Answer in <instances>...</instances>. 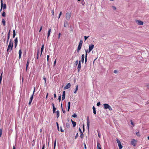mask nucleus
Masks as SVG:
<instances>
[{"label": "nucleus", "mask_w": 149, "mask_h": 149, "mask_svg": "<svg viewBox=\"0 0 149 149\" xmlns=\"http://www.w3.org/2000/svg\"><path fill=\"white\" fill-rule=\"evenodd\" d=\"M66 127L67 128H70V125L69 123H67L66 124Z\"/></svg>", "instance_id": "cd10ccee"}, {"label": "nucleus", "mask_w": 149, "mask_h": 149, "mask_svg": "<svg viewBox=\"0 0 149 149\" xmlns=\"http://www.w3.org/2000/svg\"><path fill=\"white\" fill-rule=\"evenodd\" d=\"M97 149H102L101 148V145L98 142H97Z\"/></svg>", "instance_id": "2eb2a0df"}, {"label": "nucleus", "mask_w": 149, "mask_h": 149, "mask_svg": "<svg viewBox=\"0 0 149 149\" xmlns=\"http://www.w3.org/2000/svg\"><path fill=\"white\" fill-rule=\"evenodd\" d=\"M65 91H64L63 92V94L62 98V99L63 101V100L65 99Z\"/></svg>", "instance_id": "9b49d317"}, {"label": "nucleus", "mask_w": 149, "mask_h": 149, "mask_svg": "<svg viewBox=\"0 0 149 149\" xmlns=\"http://www.w3.org/2000/svg\"><path fill=\"white\" fill-rule=\"evenodd\" d=\"M44 47V45L43 44L42 45V46L41 49V53H40V56H41L42 52L43 50Z\"/></svg>", "instance_id": "a211bd4d"}, {"label": "nucleus", "mask_w": 149, "mask_h": 149, "mask_svg": "<svg viewBox=\"0 0 149 149\" xmlns=\"http://www.w3.org/2000/svg\"><path fill=\"white\" fill-rule=\"evenodd\" d=\"M131 144L134 146H135L136 144V141L134 139H132L131 142Z\"/></svg>", "instance_id": "423d86ee"}, {"label": "nucleus", "mask_w": 149, "mask_h": 149, "mask_svg": "<svg viewBox=\"0 0 149 149\" xmlns=\"http://www.w3.org/2000/svg\"><path fill=\"white\" fill-rule=\"evenodd\" d=\"M29 60H28L27 61V63H26V70H27V68H28V66L29 65Z\"/></svg>", "instance_id": "393cba45"}, {"label": "nucleus", "mask_w": 149, "mask_h": 149, "mask_svg": "<svg viewBox=\"0 0 149 149\" xmlns=\"http://www.w3.org/2000/svg\"><path fill=\"white\" fill-rule=\"evenodd\" d=\"M112 8H113V9L114 10H116V8L115 6H112Z\"/></svg>", "instance_id": "a19ab883"}, {"label": "nucleus", "mask_w": 149, "mask_h": 149, "mask_svg": "<svg viewBox=\"0 0 149 149\" xmlns=\"http://www.w3.org/2000/svg\"><path fill=\"white\" fill-rule=\"evenodd\" d=\"M88 50H85V52H86L85 56H87V52H88Z\"/></svg>", "instance_id": "37998d69"}, {"label": "nucleus", "mask_w": 149, "mask_h": 149, "mask_svg": "<svg viewBox=\"0 0 149 149\" xmlns=\"http://www.w3.org/2000/svg\"><path fill=\"white\" fill-rule=\"evenodd\" d=\"M72 116L74 118H76L77 117V115L75 113H74L72 115Z\"/></svg>", "instance_id": "ea45409f"}, {"label": "nucleus", "mask_w": 149, "mask_h": 149, "mask_svg": "<svg viewBox=\"0 0 149 149\" xmlns=\"http://www.w3.org/2000/svg\"><path fill=\"white\" fill-rule=\"evenodd\" d=\"M42 26H41V27H40V29L39 30V32H40L41 31L42 29Z\"/></svg>", "instance_id": "bf43d9fd"}, {"label": "nucleus", "mask_w": 149, "mask_h": 149, "mask_svg": "<svg viewBox=\"0 0 149 149\" xmlns=\"http://www.w3.org/2000/svg\"><path fill=\"white\" fill-rule=\"evenodd\" d=\"M83 132H84V125H83Z\"/></svg>", "instance_id": "338daca9"}, {"label": "nucleus", "mask_w": 149, "mask_h": 149, "mask_svg": "<svg viewBox=\"0 0 149 149\" xmlns=\"http://www.w3.org/2000/svg\"><path fill=\"white\" fill-rule=\"evenodd\" d=\"M87 56H85V63H86V62L87 61Z\"/></svg>", "instance_id": "c03bdc74"}, {"label": "nucleus", "mask_w": 149, "mask_h": 149, "mask_svg": "<svg viewBox=\"0 0 149 149\" xmlns=\"http://www.w3.org/2000/svg\"><path fill=\"white\" fill-rule=\"evenodd\" d=\"M56 139H55L54 143V149H55V148L56 146Z\"/></svg>", "instance_id": "58836bf2"}, {"label": "nucleus", "mask_w": 149, "mask_h": 149, "mask_svg": "<svg viewBox=\"0 0 149 149\" xmlns=\"http://www.w3.org/2000/svg\"><path fill=\"white\" fill-rule=\"evenodd\" d=\"M78 133H77L76 134V136H75V139H76L77 137L78 136Z\"/></svg>", "instance_id": "4d7b16f0"}, {"label": "nucleus", "mask_w": 149, "mask_h": 149, "mask_svg": "<svg viewBox=\"0 0 149 149\" xmlns=\"http://www.w3.org/2000/svg\"><path fill=\"white\" fill-rule=\"evenodd\" d=\"M85 58V55L84 54H82L81 55V61L82 63H83L84 62V59Z\"/></svg>", "instance_id": "ddd939ff"}, {"label": "nucleus", "mask_w": 149, "mask_h": 149, "mask_svg": "<svg viewBox=\"0 0 149 149\" xmlns=\"http://www.w3.org/2000/svg\"><path fill=\"white\" fill-rule=\"evenodd\" d=\"M13 46V42L12 41V39H10L9 42V43L7 51H11Z\"/></svg>", "instance_id": "f257e3e1"}, {"label": "nucleus", "mask_w": 149, "mask_h": 149, "mask_svg": "<svg viewBox=\"0 0 149 149\" xmlns=\"http://www.w3.org/2000/svg\"><path fill=\"white\" fill-rule=\"evenodd\" d=\"M19 59H20L21 56L22 54V52L21 49H20L19 50Z\"/></svg>", "instance_id": "412c9836"}, {"label": "nucleus", "mask_w": 149, "mask_h": 149, "mask_svg": "<svg viewBox=\"0 0 149 149\" xmlns=\"http://www.w3.org/2000/svg\"><path fill=\"white\" fill-rule=\"evenodd\" d=\"M2 16L3 17H5L6 16V13L4 11H3L2 14Z\"/></svg>", "instance_id": "c9c22d12"}, {"label": "nucleus", "mask_w": 149, "mask_h": 149, "mask_svg": "<svg viewBox=\"0 0 149 149\" xmlns=\"http://www.w3.org/2000/svg\"><path fill=\"white\" fill-rule=\"evenodd\" d=\"M2 22L4 26H5L6 25L5 21L4 19H2Z\"/></svg>", "instance_id": "c756f323"}, {"label": "nucleus", "mask_w": 149, "mask_h": 149, "mask_svg": "<svg viewBox=\"0 0 149 149\" xmlns=\"http://www.w3.org/2000/svg\"><path fill=\"white\" fill-rule=\"evenodd\" d=\"M43 79L45 80V84L46 82V78L44 77Z\"/></svg>", "instance_id": "5fc2aeb1"}, {"label": "nucleus", "mask_w": 149, "mask_h": 149, "mask_svg": "<svg viewBox=\"0 0 149 149\" xmlns=\"http://www.w3.org/2000/svg\"><path fill=\"white\" fill-rule=\"evenodd\" d=\"M57 114V118H58L59 116V111L58 110L56 112Z\"/></svg>", "instance_id": "a878e982"}, {"label": "nucleus", "mask_w": 149, "mask_h": 149, "mask_svg": "<svg viewBox=\"0 0 149 149\" xmlns=\"http://www.w3.org/2000/svg\"><path fill=\"white\" fill-rule=\"evenodd\" d=\"M81 46H82V45H78V47H77V52H79L80 50L81 49Z\"/></svg>", "instance_id": "4468645a"}, {"label": "nucleus", "mask_w": 149, "mask_h": 149, "mask_svg": "<svg viewBox=\"0 0 149 149\" xmlns=\"http://www.w3.org/2000/svg\"><path fill=\"white\" fill-rule=\"evenodd\" d=\"M87 124L88 127V129L89 130V124H90V122L88 119V117L87 119Z\"/></svg>", "instance_id": "f8f14e48"}, {"label": "nucleus", "mask_w": 149, "mask_h": 149, "mask_svg": "<svg viewBox=\"0 0 149 149\" xmlns=\"http://www.w3.org/2000/svg\"><path fill=\"white\" fill-rule=\"evenodd\" d=\"M93 113L94 114H96V111L95 110V107L94 106H93Z\"/></svg>", "instance_id": "5701e85b"}, {"label": "nucleus", "mask_w": 149, "mask_h": 149, "mask_svg": "<svg viewBox=\"0 0 149 149\" xmlns=\"http://www.w3.org/2000/svg\"><path fill=\"white\" fill-rule=\"evenodd\" d=\"M135 22L139 25H143V21L139 20L136 19L135 20Z\"/></svg>", "instance_id": "39448f33"}, {"label": "nucleus", "mask_w": 149, "mask_h": 149, "mask_svg": "<svg viewBox=\"0 0 149 149\" xmlns=\"http://www.w3.org/2000/svg\"><path fill=\"white\" fill-rule=\"evenodd\" d=\"M56 123L57 126V129H58V131H59V127L58 123L57 122H56Z\"/></svg>", "instance_id": "49530a36"}, {"label": "nucleus", "mask_w": 149, "mask_h": 149, "mask_svg": "<svg viewBox=\"0 0 149 149\" xmlns=\"http://www.w3.org/2000/svg\"><path fill=\"white\" fill-rule=\"evenodd\" d=\"M35 87H34V91H33V94L32 95V96H31V97H30V98L29 99V105H30V104H31V102H32V100L33 99V95H34V93L35 91Z\"/></svg>", "instance_id": "20e7f679"}, {"label": "nucleus", "mask_w": 149, "mask_h": 149, "mask_svg": "<svg viewBox=\"0 0 149 149\" xmlns=\"http://www.w3.org/2000/svg\"><path fill=\"white\" fill-rule=\"evenodd\" d=\"M116 141L118 143V145L119 147V149H121L123 148V146L121 145L120 141L119 140L117 139Z\"/></svg>", "instance_id": "0eeeda50"}, {"label": "nucleus", "mask_w": 149, "mask_h": 149, "mask_svg": "<svg viewBox=\"0 0 149 149\" xmlns=\"http://www.w3.org/2000/svg\"><path fill=\"white\" fill-rule=\"evenodd\" d=\"M15 43H17L18 42V40H17V38H16L14 40Z\"/></svg>", "instance_id": "72a5a7b5"}, {"label": "nucleus", "mask_w": 149, "mask_h": 149, "mask_svg": "<svg viewBox=\"0 0 149 149\" xmlns=\"http://www.w3.org/2000/svg\"><path fill=\"white\" fill-rule=\"evenodd\" d=\"M13 38H14L16 34H15V30L13 31Z\"/></svg>", "instance_id": "c85d7f7f"}, {"label": "nucleus", "mask_w": 149, "mask_h": 149, "mask_svg": "<svg viewBox=\"0 0 149 149\" xmlns=\"http://www.w3.org/2000/svg\"><path fill=\"white\" fill-rule=\"evenodd\" d=\"M131 124L133 126H134V123L133 122H132V120H131L130 121Z\"/></svg>", "instance_id": "864d4df0"}, {"label": "nucleus", "mask_w": 149, "mask_h": 149, "mask_svg": "<svg viewBox=\"0 0 149 149\" xmlns=\"http://www.w3.org/2000/svg\"><path fill=\"white\" fill-rule=\"evenodd\" d=\"M94 45L93 44H91L89 46L88 53L90 52L93 49Z\"/></svg>", "instance_id": "6e6552de"}, {"label": "nucleus", "mask_w": 149, "mask_h": 149, "mask_svg": "<svg viewBox=\"0 0 149 149\" xmlns=\"http://www.w3.org/2000/svg\"><path fill=\"white\" fill-rule=\"evenodd\" d=\"M136 135L140 137V134L139 132H136Z\"/></svg>", "instance_id": "e433bc0d"}, {"label": "nucleus", "mask_w": 149, "mask_h": 149, "mask_svg": "<svg viewBox=\"0 0 149 149\" xmlns=\"http://www.w3.org/2000/svg\"><path fill=\"white\" fill-rule=\"evenodd\" d=\"M71 122L73 125V126L74 127H75L76 125V123L74 121H73L71 120Z\"/></svg>", "instance_id": "6ab92c4d"}, {"label": "nucleus", "mask_w": 149, "mask_h": 149, "mask_svg": "<svg viewBox=\"0 0 149 149\" xmlns=\"http://www.w3.org/2000/svg\"><path fill=\"white\" fill-rule=\"evenodd\" d=\"M61 35V33H59L58 36V39H59L60 38Z\"/></svg>", "instance_id": "13d9d810"}, {"label": "nucleus", "mask_w": 149, "mask_h": 149, "mask_svg": "<svg viewBox=\"0 0 149 149\" xmlns=\"http://www.w3.org/2000/svg\"><path fill=\"white\" fill-rule=\"evenodd\" d=\"M62 111H63V113H65V110H64L63 109H62Z\"/></svg>", "instance_id": "e2e57ef3"}, {"label": "nucleus", "mask_w": 149, "mask_h": 149, "mask_svg": "<svg viewBox=\"0 0 149 149\" xmlns=\"http://www.w3.org/2000/svg\"><path fill=\"white\" fill-rule=\"evenodd\" d=\"M6 4H4L3 5V9H4L6 8Z\"/></svg>", "instance_id": "79ce46f5"}, {"label": "nucleus", "mask_w": 149, "mask_h": 149, "mask_svg": "<svg viewBox=\"0 0 149 149\" xmlns=\"http://www.w3.org/2000/svg\"><path fill=\"white\" fill-rule=\"evenodd\" d=\"M39 50H38V52H37V57H36L37 59H38V58H39L38 57V54H39Z\"/></svg>", "instance_id": "f704fd0d"}, {"label": "nucleus", "mask_w": 149, "mask_h": 149, "mask_svg": "<svg viewBox=\"0 0 149 149\" xmlns=\"http://www.w3.org/2000/svg\"><path fill=\"white\" fill-rule=\"evenodd\" d=\"M78 60H77L75 62V64L76 65H77L78 64Z\"/></svg>", "instance_id": "de8ad7c7"}, {"label": "nucleus", "mask_w": 149, "mask_h": 149, "mask_svg": "<svg viewBox=\"0 0 149 149\" xmlns=\"http://www.w3.org/2000/svg\"><path fill=\"white\" fill-rule=\"evenodd\" d=\"M79 130L80 131V133H83L80 128H79Z\"/></svg>", "instance_id": "052dcab7"}, {"label": "nucleus", "mask_w": 149, "mask_h": 149, "mask_svg": "<svg viewBox=\"0 0 149 149\" xmlns=\"http://www.w3.org/2000/svg\"><path fill=\"white\" fill-rule=\"evenodd\" d=\"M70 83H68L67 85L64 88V89L65 90L69 88L70 87Z\"/></svg>", "instance_id": "9d476101"}, {"label": "nucleus", "mask_w": 149, "mask_h": 149, "mask_svg": "<svg viewBox=\"0 0 149 149\" xmlns=\"http://www.w3.org/2000/svg\"><path fill=\"white\" fill-rule=\"evenodd\" d=\"M49 55H47V61H49Z\"/></svg>", "instance_id": "69168bd1"}, {"label": "nucleus", "mask_w": 149, "mask_h": 149, "mask_svg": "<svg viewBox=\"0 0 149 149\" xmlns=\"http://www.w3.org/2000/svg\"><path fill=\"white\" fill-rule=\"evenodd\" d=\"M84 137V134H83V133H81V135H80V137L81 138V139H82L83 138V137Z\"/></svg>", "instance_id": "4c0bfd02"}, {"label": "nucleus", "mask_w": 149, "mask_h": 149, "mask_svg": "<svg viewBox=\"0 0 149 149\" xmlns=\"http://www.w3.org/2000/svg\"><path fill=\"white\" fill-rule=\"evenodd\" d=\"M60 130L61 132H64V131L62 130V127H60Z\"/></svg>", "instance_id": "6e6d98bb"}, {"label": "nucleus", "mask_w": 149, "mask_h": 149, "mask_svg": "<svg viewBox=\"0 0 149 149\" xmlns=\"http://www.w3.org/2000/svg\"><path fill=\"white\" fill-rule=\"evenodd\" d=\"M2 73L1 76H0V83L1 82V80H2Z\"/></svg>", "instance_id": "8fccbe9b"}, {"label": "nucleus", "mask_w": 149, "mask_h": 149, "mask_svg": "<svg viewBox=\"0 0 149 149\" xmlns=\"http://www.w3.org/2000/svg\"><path fill=\"white\" fill-rule=\"evenodd\" d=\"M146 86L149 89V84H147L146 85Z\"/></svg>", "instance_id": "680f3d73"}, {"label": "nucleus", "mask_w": 149, "mask_h": 149, "mask_svg": "<svg viewBox=\"0 0 149 149\" xmlns=\"http://www.w3.org/2000/svg\"><path fill=\"white\" fill-rule=\"evenodd\" d=\"M100 105V102H99L97 103V106H99Z\"/></svg>", "instance_id": "603ef678"}, {"label": "nucleus", "mask_w": 149, "mask_h": 149, "mask_svg": "<svg viewBox=\"0 0 149 149\" xmlns=\"http://www.w3.org/2000/svg\"><path fill=\"white\" fill-rule=\"evenodd\" d=\"M51 31V29H50L49 30L48 32V33H47V38H48L49 37V36Z\"/></svg>", "instance_id": "f3484780"}, {"label": "nucleus", "mask_w": 149, "mask_h": 149, "mask_svg": "<svg viewBox=\"0 0 149 149\" xmlns=\"http://www.w3.org/2000/svg\"><path fill=\"white\" fill-rule=\"evenodd\" d=\"M70 108V102H68V111H69Z\"/></svg>", "instance_id": "bb28decb"}, {"label": "nucleus", "mask_w": 149, "mask_h": 149, "mask_svg": "<svg viewBox=\"0 0 149 149\" xmlns=\"http://www.w3.org/2000/svg\"><path fill=\"white\" fill-rule=\"evenodd\" d=\"M89 37V36L87 37L86 36H84V38L85 39V41H86L87 39Z\"/></svg>", "instance_id": "a18cd8bd"}, {"label": "nucleus", "mask_w": 149, "mask_h": 149, "mask_svg": "<svg viewBox=\"0 0 149 149\" xmlns=\"http://www.w3.org/2000/svg\"><path fill=\"white\" fill-rule=\"evenodd\" d=\"M45 144H44L42 146V149H44L45 148Z\"/></svg>", "instance_id": "774afa93"}, {"label": "nucleus", "mask_w": 149, "mask_h": 149, "mask_svg": "<svg viewBox=\"0 0 149 149\" xmlns=\"http://www.w3.org/2000/svg\"><path fill=\"white\" fill-rule=\"evenodd\" d=\"M10 30L9 31V32L8 34V37H7V43H8V42L10 38Z\"/></svg>", "instance_id": "dca6fc26"}, {"label": "nucleus", "mask_w": 149, "mask_h": 149, "mask_svg": "<svg viewBox=\"0 0 149 149\" xmlns=\"http://www.w3.org/2000/svg\"><path fill=\"white\" fill-rule=\"evenodd\" d=\"M97 133H98V136H99V138H100L101 137V135H100V132L98 130H97Z\"/></svg>", "instance_id": "473e14b6"}, {"label": "nucleus", "mask_w": 149, "mask_h": 149, "mask_svg": "<svg viewBox=\"0 0 149 149\" xmlns=\"http://www.w3.org/2000/svg\"><path fill=\"white\" fill-rule=\"evenodd\" d=\"M71 17V14L70 13L68 12L65 14V19L67 20H69Z\"/></svg>", "instance_id": "7ed1b4c3"}, {"label": "nucleus", "mask_w": 149, "mask_h": 149, "mask_svg": "<svg viewBox=\"0 0 149 149\" xmlns=\"http://www.w3.org/2000/svg\"><path fill=\"white\" fill-rule=\"evenodd\" d=\"M68 24V22L66 21H65L64 22V26L65 27H67Z\"/></svg>", "instance_id": "aec40b11"}, {"label": "nucleus", "mask_w": 149, "mask_h": 149, "mask_svg": "<svg viewBox=\"0 0 149 149\" xmlns=\"http://www.w3.org/2000/svg\"><path fill=\"white\" fill-rule=\"evenodd\" d=\"M78 89V85H77L76 86V87L75 88V91L74 92V93H76L77 92Z\"/></svg>", "instance_id": "4be33fe9"}, {"label": "nucleus", "mask_w": 149, "mask_h": 149, "mask_svg": "<svg viewBox=\"0 0 149 149\" xmlns=\"http://www.w3.org/2000/svg\"><path fill=\"white\" fill-rule=\"evenodd\" d=\"M1 8L0 9V11H1V10L3 6V0H1Z\"/></svg>", "instance_id": "b1692460"}, {"label": "nucleus", "mask_w": 149, "mask_h": 149, "mask_svg": "<svg viewBox=\"0 0 149 149\" xmlns=\"http://www.w3.org/2000/svg\"><path fill=\"white\" fill-rule=\"evenodd\" d=\"M77 68L78 69V72H79L81 68V64L80 60L79 61L77 67Z\"/></svg>", "instance_id": "1a4fd4ad"}, {"label": "nucleus", "mask_w": 149, "mask_h": 149, "mask_svg": "<svg viewBox=\"0 0 149 149\" xmlns=\"http://www.w3.org/2000/svg\"><path fill=\"white\" fill-rule=\"evenodd\" d=\"M104 106V109H108L109 110L111 111L112 110V108L108 104H103Z\"/></svg>", "instance_id": "f03ea898"}, {"label": "nucleus", "mask_w": 149, "mask_h": 149, "mask_svg": "<svg viewBox=\"0 0 149 149\" xmlns=\"http://www.w3.org/2000/svg\"><path fill=\"white\" fill-rule=\"evenodd\" d=\"M61 95H60V96H59L58 99V100H59V101H61Z\"/></svg>", "instance_id": "3c124183"}, {"label": "nucleus", "mask_w": 149, "mask_h": 149, "mask_svg": "<svg viewBox=\"0 0 149 149\" xmlns=\"http://www.w3.org/2000/svg\"><path fill=\"white\" fill-rule=\"evenodd\" d=\"M53 113H54L55 111V110H56V108H55V107H54L53 108Z\"/></svg>", "instance_id": "09e8293b"}, {"label": "nucleus", "mask_w": 149, "mask_h": 149, "mask_svg": "<svg viewBox=\"0 0 149 149\" xmlns=\"http://www.w3.org/2000/svg\"><path fill=\"white\" fill-rule=\"evenodd\" d=\"M83 43V41L82 40H80L79 41V45H82V44Z\"/></svg>", "instance_id": "2f4dec72"}, {"label": "nucleus", "mask_w": 149, "mask_h": 149, "mask_svg": "<svg viewBox=\"0 0 149 149\" xmlns=\"http://www.w3.org/2000/svg\"><path fill=\"white\" fill-rule=\"evenodd\" d=\"M81 4L83 5L84 6L85 2L84 0H81Z\"/></svg>", "instance_id": "7c9ffc66"}, {"label": "nucleus", "mask_w": 149, "mask_h": 149, "mask_svg": "<svg viewBox=\"0 0 149 149\" xmlns=\"http://www.w3.org/2000/svg\"><path fill=\"white\" fill-rule=\"evenodd\" d=\"M54 9L52 11V15H53V16H54Z\"/></svg>", "instance_id": "0e129e2a"}]
</instances>
